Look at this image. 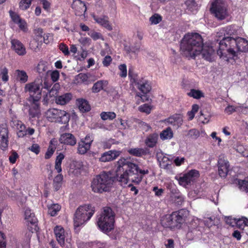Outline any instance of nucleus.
I'll return each mask as SVG.
<instances>
[{
  "label": "nucleus",
  "instance_id": "32",
  "mask_svg": "<svg viewBox=\"0 0 248 248\" xmlns=\"http://www.w3.org/2000/svg\"><path fill=\"white\" fill-rule=\"evenodd\" d=\"M16 80L21 83H25L28 80V76L24 70H16L15 71Z\"/></svg>",
  "mask_w": 248,
  "mask_h": 248
},
{
  "label": "nucleus",
  "instance_id": "48",
  "mask_svg": "<svg viewBox=\"0 0 248 248\" xmlns=\"http://www.w3.org/2000/svg\"><path fill=\"white\" fill-rule=\"evenodd\" d=\"M75 78L78 83H82L87 81L88 77L86 74L81 73L76 76Z\"/></svg>",
  "mask_w": 248,
  "mask_h": 248
},
{
  "label": "nucleus",
  "instance_id": "25",
  "mask_svg": "<svg viewBox=\"0 0 248 248\" xmlns=\"http://www.w3.org/2000/svg\"><path fill=\"white\" fill-rule=\"evenodd\" d=\"M73 95L71 93H65L61 95L56 96L55 103L57 104L64 105L68 103L72 99Z\"/></svg>",
  "mask_w": 248,
  "mask_h": 248
},
{
  "label": "nucleus",
  "instance_id": "42",
  "mask_svg": "<svg viewBox=\"0 0 248 248\" xmlns=\"http://www.w3.org/2000/svg\"><path fill=\"white\" fill-rule=\"evenodd\" d=\"M47 67L43 62H40L36 67L37 72L40 75L43 76L45 73H47Z\"/></svg>",
  "mask_w": 248,
  "mask_h": 248
},
{
  "label": "nucleus",
  "instance_id": "15",
  "mask_svg": "<svg viewBox=\"0 0 248 248\" xmlns=\"http://www.w3.org/2000/svg\"><path fill=\"white\" fill-rule=\"evenodd\" d=\"M92 17L93 20L101 26L105 28L109 31L113 30L111 24L109 21V17L106 15L98 16L93 14Z\"/></svg>",
  "mask_w": 248,
  "mask_h": 248
},
{
  "label": "nucleus",
  "instance_id": "49",
  "mask_svg": "<svg viewBox=\"0 0 248 248\" xmlns=\"http://www.w3.org/2000/svg\"><path fill=\"white\" fill-rule=\"evenodd\" d=\"M9 14L12 21L15 24L17 23L18 21L21 19V17L17 13L11 10L9 11Z\"/></svg>",
  "mask_w": 248,
  "mask_h": 248
},
{
  "label": "nucleus",
  "instance_id": "9",
  "mask_svg": "<svg viewBox=\"0 0 248 248\" xmlns=\"http://www.w3.org/2000/svg\"><path fill=\"white\" fill-rule=\"evenodd\" d=\"M41 86L37 80L25 85L24 92L29 94V101H40L42 96Z\"/></svg>",
  "mask_w": 248,
  "mask_h": 248
},
{
  "label": "nucleus",
  "instance_id": "1",
  "mask_svg": "<svg viewBox=\"0 0 248 248\" xmlns=\"http://www.w3.org/2000/svg\"><path fill=\"white\" fill-rule=\"evenodd\" d=\"M117 164L115 176L113 177L110 172L103 171L93 178L91 184L93 192L101 193L109 191L115 180L120 182L121 185L126 184L128 181L139 184L143 176L149 173L148 170L140 169L137 164L128 159L121 158Z\"/></svg>",
  "mask_w": 248,
  "mask_h": 248
},
{
  "label": "nucleus",
  "instance_id": "17",
  "mask_svg": "<svg viewBox=\"0 0 248 248\" xmlns=\"http://www.w3.org/2000/svg\"><path fill=\"white\" fill-rule=\"evenodd\" d=\"M121 153L120 151L109 150L102 154L99 160L103 162L111 161L119 156Z\"/></svg>",
  "mask_w": 248,
  "mask_h": 248
},
{
  "label": "nucleus",
  "instance_id": "44",
  "mask_svg": "<svg viewBox=\"0 0 248 248\" xmlns=\"http://www.w3.org/2000/svg\"><path fill=\"white\" fill-rule=\"evenodd\" d=\"M33 0H21L19 3V8L20 9L23 11L27 10L31 5Z\"/></svg>",
  "mask_w": 248,
  "mask_h": 248
},
{
  "label": "nucleus",
  "instance_id": "26",
  "mask_svg": "<svg viewBox=\"0 0 248 248\" xmlns=\"http://www.w3.org/2000/svg\"><path fill=\"white\" fill-rule=\"evenodd\" d=\"M165 121L172 125L179 126L182 124L183 119L180 114H175L165 119Z\"/></svg>",
  "mask_w": 248,
  "mask_h": 248
},
{
  "label": "nucleus",
  "instance_id": "38",
  "mask_svg": "<svg viewBox=\"0 0 248 248\" xmlns=\"http://www.w3.org/2000/svg\"><path fill=\"white\" fill-rule=\"evenodd\" d=\"M60 89V85L58 83H55L51 89H49L46 94V97L48 96L49 97L58 96V93Z\"/></svg>",
  "mask_w": 248,
  "mask_h": 248
},
{
  "label": "nucleus",
  "instance_id": "8",
  "mask_svg": "<svg viewBox=\"0 0 248 248\" xmlns=\"http://www.w3.org/2000/svg\"><path fill=\"white\" fill-rule=\"evenodd\" d=\"M48 121L60 124H67L70 120V114L66 111L57 108H50L46 112Z\"/></svg>",
  "mask_w": 248,
  "mask_h": 248
},
{
  "label": "nucleus",
  "instance_id": "23",
  "mask_svg": "<svg viewBox=\"0 0 248 248\" xmlns=\"http://www.w3.org/2000/svg\"><path fill=\"white\" fill-rule=\"evenodd\" d=\"M13 124L17 130V136L18 138H23L26 136L25 125L22 121L18 120H14L12 121Z\"/></svg>",
  "mask_w": 248,
  "mask_h": 248
},
{
  "label": "nucleus",
  "instance_id": "21",
  "mask_svg": "<svg viewBox=\"0 0 248 248\" xmlns=\"http://www.w3.org/2000/svg\"><path fill=\"white\" fill-rule=\"evenodd\" d=\"M235 40L236 45L234 46L235 57L236 56V52L238 51L246 52L248 51V41L247 40L241 37L236 38Z\"/></svg>",
  "mask_w": 248,
  "mask_h": 248
},
{
  "label": "nucleus",
  "instance_id": "43",
  "mask_svg": "<svg viewBox=\"0 0 248 248\" xmlns=\"http://www.w3.org/2000/svg\"><path fill=\"white\" fill-rule=\"evenodd\" d=\"M160 167L164 169H170L171 166V161L170 160L169 157L164 156L160 163Z\"/></svg>",
  "mask_w": 248,
  "mask_h": 248
},
{
  "label": "nucleus",
  "instance_id": "7",
  "mask_svg": "<svg viewBox=\"0 0 248 248\" xmlns=\"http://www.w3.org/2000/svg\"><path fill=\"white\" fill-rule=\"evenodd\" d=\"M95 213V208L90 204L79 206L76 210L74 218V227H79L88 221Z\"/></svg>",
  "mask_w": 248,
  "mask_h": 248
},
{
  "label": "nucleus",
  "instance_id": "30",
  "mask_svg": "<svg viewBox=\"0 0 248 248\" xmlns=\"http://www.w3.org/2000/svg\"><path fill=\"white\" fill-rule=\"evenodd\" d=\"M77 102L78 108L80 111L82 112H86L91 110V106L87 100L83 98H79L77 99Z\"/></svg>",
  "mask_w": 248,
  "mask_h": 248
},
{
  "label": "nucleus",
  "instance_id": "54",
  "mask_svg": "<svg viewBox=\"0 0 248 248\" xmlns=\"http://www.w3.org/2000/svg\"><path fill=\"white\" fill-rule=\"evenodd\" d=\"M18 157L19 155L15 151L12 150L9 157V160L11 163L15 164Z\"/></svg>",
  "mask_w": 248,
  "mask_h": 248
},
{
  "label": "nucleus",
  "instance_id": "16",
  "mask_svg": "<svg viewBox=\"0 0 248 248\" xmlns=\"http://www.w3.org/2000/svg\"><path fill=\"white\" fill-rule=\"evenodd\" d=\"M71 7L75 10V15L77 16H82L87 11L85 3L81 0H73Z\"/></svg>",
  "mask_w": 248,
  "mask_h": 248
},
{
  "label": "nucleus",
  "instance_id": "6",
  "mask_svg": "<svg viewBox=\"0 0 248 248\" xmlns=\"http://www.w3.org/2000/svg\"><path fill=\"white\" fill-rule=\"evenodd\" d=\"M115 214L109 207H105L97 219V225L100 231L105 233L114 228Z\"/></svg>",
  "mask_w": 248,
  "mask_h": 248
},
{
  "label": "nucleus",
  "instance_id": "12",
  "mask_svg": "<svg viewBox=\"0 0 248 248\" xmlns=\"http://www.w3.org/2000/svg\"><path fill=\"white\" fill-rule=\"evenodd\" d=\"M9 130L6 124H0V148L3 150H7L9 145Z\"/></svg>",
  "mask_w": 248,
  "mask_h": 248
},
{
  "label": "nucleus",
  "instance_id": "51",
  "mask_svg": "<svg viewBox=\"0 0 248 248\" xmlns=\"http://www.w3.org/2000/svg\"><path fill=\"white\" fill-rule=\"evenodd\" d=\"M38 81V82L41 84V90L42 91V89H46L47 91L50 89V88L51 87L52 85V83L51 82H49L46 79H45L44 81L42 79H38L37 80Z\"/></svg>",
  "mask_w": 248,
  "mask_h": 248
},
{
  "label": "nucleus",
  "instance_id": "41",
  "mask_svg": "<svg viewBox=\"0 0 248 248\" xmlns=\"http://www.w3.org/2000/svg\"><path fill=\"white\" fill-rule=\"evenodd\" d=\"M100 116L103 120H112L116 118V115L114 112H102Z\"/></svg>",
  "mask_w": 248,
  "mask_h": 248
},
{
  "label": "nucleus",
  "instance_id": "10",
  "mask_svg": "<svg viewBox=\"0 0 248 248\" xmlns=\"http://www.w3.org/2000/svg\"><path fill=\"white\" fill-rule=\"evenodd\" d=\"M211 11L218 19H225L228 16L226 0H215L212 3Z\"/></svg>",
  "mask_w": 248,
  "mask_h": 248
},
{
  "label": "nucleus",
  "instance_id": "22",
  "mask_svg": "<svg viewBox=\"0 0 248 248\" xmlns=\"http://www.w3.org/2000/svg\"><path fill=\"white\" fill-rule=\"evenodd\" d=\"M59 141L62 144L74 146L76 144L77 140L73 134L65 133L61 135Z\"/></svg>",
  "mask_w": 248,
  "mask_h": 248
},
{
  "label": "nucleus",
  "instance_id": "47",
  "mask_svg": "<svg viewBox=\"0 0 248 248\" xmlns=\"http://www.w3.org/2000/svg\"><path fill=\"white\" fill-rule=\"evenodd\" d=\"M152 109V106L148 104H144L139 107V110L140 111L145 113L147 114L151 113Z\"/></svg>",
  "mask_w": 248,
  "mask_h": 248
},
{
  "label": "nucleus",
  "instance_id": "11",
  "mask_svg": "<svg viewBox=\"0 0 248 248\" xmlns=\"http://www.w3.org/2000/svg\"><path fill=\"white\" fill-rule=\"evenodd\" d=\"M200 175L198 170L193 169L183 174L181 176H176L175 179L178 180L180 185L186 187L196 182Z\"/></svg>",
  "mask_w": 248,
  "mask_h": 248
},
{
  "label": "nucleus",
  "instance_id": "46",
  "mask_svg": "<svg viewBox=\"0 0 248 248\" xmlns=\"http://www.w3.org/2000/svg\"><path fill=\"white\" fill-rule=\"evenodd\" d=\"M188 96L195 99H200L202 97V91L195 89H191L189 93H187Z\"/></svg>",
  "mask_w": 248,
  "mask_h": 248
},
{
  "label": "nucleus",
  "instance_id": "5",
  "mask_svg": "<svg viewBox=\"0 0 248 248\" xmlns=\"http://www.w3.org/2000/svg\"><path fill=\"white\" fill-rule=\"evenodd\" d=\"M128 77L130 81L135 83L138 89L140 92L137 93L135 96L137 102L140 100L142 102L148 101L150 97L148 93L152 89L150 81L144 78H138L137 75L134 74L130 69L128 70Z\"/></svg>",
  "mask_w": 248,
  "mask_h": 248
},
{
  "label": "nucleus",
  "instance_id": "55",
  "mask_svg": "<svg viewBox=\"0 0 248 248\" xmlns=\"http://www.w3.org/2000/svg\"><path fill=\"white\" fill-rule=\"evenodd\" d=\"M42 5L43 8L46 12L50 10L51 3L47 0H39Z\"/></svg>",
  "mask_w": 248,
  "mask_h": 248
},
{
  "label": "nucleus",
  "instance_id": "60",
  "mask_svg": "<svg viewBox=\"0 0 248 248\" xmlns=\"http://www.w3.org/2000/svg\"><path fill=\"white\" fill-rule=\"evenodd\" d=\"M29 149L36 155L39 154L40 152V147L38 144H33Z\"/></svg>",
  "mask_w": 248,
  "mask_h": 248
},
{
  "label": "nucleus",
  "instance_id": "61",
  "mask_svg": "<svg viewBox=\"0 0 248 248\" xmlns=\"http://www.w3.org/2000/svg\"><path fill=\"white\" fill-rule=\"evenodd\" d=\"M88 34L93 40H97L102 37V35L100 33L95 31L91 32Z\"/></svg>",
  "mask_w": 248,
  "mask_h": 248
},
{
  "label": "nucleus",
  "instance_id": "58",
  "mask_svg": "<svg viewBox=\"0 0 248 248\" xmlns=\"http://www.w3.org/2000/svg\"><path fill=\"white\" fill-rule=\"evenodd\" d=\"M112 61V59L111 57L109 55H107L105 57L102 61L103 66L105 67H108L111 64Z\"/></svg>",
  "mask_w": 248,
  "mask_h": 248
},
{
  "label": "nucleus",
  "instance_id": "27",
  "mask_svg": "<svg viewBox=\"0 0 248 248\" xmlns=\"http://www.w3.org/2000/svg\"><path fill=\"white\" fill-rule=\"evenodd\" d=\"M31 103V106L29 110V113L30 116L34 118L40 113V104L39 102L29 101Z\"/></svg>",
  "mask_w": 248,
  "mask_h": 248
},
{
  "label": "nucleus",
  "instance_id": "39",
  "mask_svg": "<svg viewBox=\"0 0 248 248\" xmlns=\"http://www.w3.org/2000/svg\"><path fill=\"white\" fill-rule=\"evenodd\" d=\"M62 180L63 175L62 174H59L54 177L53 186L55 191H58L61 188Z\"/></svg>",
  "mask_w": 248,
  "mask_h": 248
},
{
  "label": "nucleus",
  "instance_id": "59",
  "mask_svg": "<svg viewBox=\"0 0 248 248\" xmlns=\"http://www.w3.org/2000/svg\"><path fill=\"white\" fill-rule=\"evenodd\" d=\"M51 79L53 82H56L60 77L59 72L57 70L53 71L50 74Z\"/></svg>",
  "mask_w": 248,
  "mask_h": 248
},
{
  "label": "nucleus",
  "instance_id": "28",
  "mask_svg": "<svg viewBox=\"0 0 248 248\" xmlns=\"http://www.w3.org/2000/svg\"><path fill=\"white\" fill-rule=\"evenodd\" d=\"M204 225L208 228H210L213 226L217 225L220 221L218 217L214 216L204 217L202 220Z\"/></svg>",
  "mask_w": 248,
  "mask_h": 248
},
{
  "label": "nucleus",
  "instance_id": "24",
  "mask_svg": "<svg viewBox=\"0 0 248 248\" xmlns=\"http://www.w3.org/2000/svg\"><path fill=\"white\" fill-rule=\"evenodd\" d=\"M58 145V140L55 138L52 139L49 143L48 147L45 155V158L48 159L51 157L55 151Z\"/></svg>",
  "mask_w": 248,
  "mask_h": 248
},
{
  "label": "nucleus",
  "instance_id": "20",
  "mask_svg": "<svg viewBox=\"0 0 248 248\" xmlns=\"http://www.w3.org/2000/svg\"><path fill=\"white\" fill-rule=\"evenodd\" d=\"M159 135L156 132L148 134L144 140L145 145L149 148L155 147L158 143Z\"/></svg>",
  "mask_w": 248,
  "mask_h": 248
},
{
  "label": "nucleus",
  "instance_id": "29",
  "mask_svg": "<svg viewBox=\"0 0 248 248\" xmlns=\"http://www.w3.org/2000/svg\"><path fill=\"white\" fill-rule=\"evenodd\" d=\"M235 224L248 235V219L247 217H242L241 218L237 219Z\"/></svg>",
  "mask_w": 248,
  "mask_h": 248
},
{
  "label": "nucleus",
  "instance_id": "45",
  "mask_svg": "<svg viewBox=\"0 0 248 248\" xmlns=\"http://www.w3.org/2000/svg\"><path fill=\"white\" fill-rule=\"evenodd\" d=\"M162 20V17L158 14H155L149 18L151 24L156 25L160 23Z\"/></svg>",
  "mask_w": 248,
  "mask_h": 248
},
{
  "label": "nucleus",
  "instance_id": "2",
  "mask_svg": "<svg viewBox=\"0 0 248 248\" xmlns=\"http://www.w3.org/2000/svg\"><path fill=\"white\" fill-rule=\"evenodd\" d=\"M232 33L230 26L223 28L217 33L219 38L222 37L220 40L217 39V42L219 41L217 54L221 59L227 62L235 57L234 46L236 45L235 38L231 36Z\"/></svg>",
  "mask_w": 248,
  "mask_h": 248
},
{
  "label": "nucleus",
  "instance_id": "33",
  "mask_svg": "<svg viewBox=\"0 0 248 248\" xmlns=\"http://www.w3.org/2000/svg\"><path fill=\"white\" fill-rule=\"evenodd\" d=\"M25 219L31 224H35L37 222V219L34 214L31 212L30 209H26L25 211Z\"/></svg>",
  "mask_w": 248,
  "mask_h": 248
},
{
  "label": "nucleus",
  "instance_id": "56",
  "mask_svg": "<svg viewBox=\"0 0 248 248\" xmlns=\"http://www.w3.org/2000/svg\"><path fill=\"white\" fill-rule=\"evenodd\" d=\"M138 124L139 127L144 130L145 132H147L151 129V127L149 124L143 121L139 120Z\"/></svg>",
  "mask_w": 248,
  "mask_h": 248
},
{
  "label": "nucleus",
  "instance_id": "63",
  "mask_svg": "<svg viewBox=\"0 0 248 248\" xmlns=\"http://www.w3.org/2000/svg\"><path fill=\"white\" fill-rule=\"evenodd\" d=\"M236 108L233 106H228L225 109V112L229 115L232 114L236 111Z\"/></svg>",
  "mask_w": 248,
  "mask_h": 248
},
{
  "label": "nucleus",
  "instance_id": "40",
  "mask_svg": "<svg viewBox=\"0 0 248 248\" xmlns=\"http://www.w3.org/2000/svg\"><path fill=\"white\" fill-rule=\"evenodd\" d=\"M61 206L58 204H53L48 207V212L51 216H56L60 210Z\"/></svg>",
  "mask_w": 248,
  "mask_h": 248
},
{
  "label": "nucleus",
  "instance_id": "19",
  "mask_svg": "<svg viewBox=\"0 0 248 248\" xmlns=\"http://www.w3.org/2000/svg\"><path fill=\"white\" fill-rule=\"evenodd\" d=\"M11 48L19 56H24L26 54V49L24 45L18 40L12 39Z\"/></svg>",
  "mask_w": 248,
  "mask_h": 248
},
{
  "label": "nucleus",
  "instance_id": "4",
  "mask_svg": "<svg viewBox=\"0 0 248 248\" xmlns=\"http://www.w3.org/2000/svg\"><path fill=\"white\" fill-rule=\"evenodd\" d=\"M188 215V211L186 209L174 211L163 216L161 218L160 224L164 228L176 231L182 228Z\"/></svg>",
  "mask_w": 248,
  "mask_h": 248
},
{
  "label": "nucleus",
  "instance_id": "36",
  "mask_svg": "<svg viewBox=\"0 0 248 248\" xmlns=\"http://www.w3.org/2000/svg\"><path fill=\"white\" fill-rule=\"evenodd\" d=\"M127 152L130 155L137 157H141L147 154L146 151L143 148H130L128 150Z\"/></svg>",
  "mask_w": 248,
  "mask_h": 248
},
{
  "label": "nucleus",
  "instance_id": "64",
  "mask_svg": "<svg viewBox=\"0 0 248 248\" xmlns=\"http://www.w3.org/2000/svg\"><path fill=\"white\" fill-rule=\"evenodd\" d=\"M43 38L44 42L46 44H48L52 40V35L50 33L45 34L44 35Z\"/></svg>",
  "mask_w": 248,
  "mask_h": 248
},
{
  "label": "nucleus",
  "instance_id": "53",
  "mask_svg": "<svg viewBox=\"0 0 248 248\" xmlns=\"http://www.w3.org/2000/svg\"><path fill=\"white\" fill-rule=\"evenodd\" d=\"M16 24L18 25L19 28L22 31L25 32L27 31V23L25 19L21 18Z\"/></svg>",
  "mask_w": 248,
  "mask_h": 248
},
{
  "label": "nucleus",
  "instance_id": "13",
  "mask_svg": "<svg viewBox=\"0 0 248 248\" xmlns=\"http://www.w3.org/2000/svg\"><path fill=\"white\" fill-rule=\"evenodd\" d=\"M54 232L58 243L62 247L64 246L65 242H68L67 232L61 226H56L54 229Z\"/></svg>",
  "mask_w": 248,
  "mask_h": 248
},
{
  "label": "nucleus",
  "instance_id": "3",
  "mask_svg": "<svg viewBox=\"0 0 248 248\" xmlns=\"http://www.w3.org/2000/svg\"><path fill=\"white\" fill-rule=\"evenodd\" d=\"M181 54L188 59H195L202 53V36L198 33H187L180 43Z\"/></svg>",
  "mask_w": 248,
  "mask_h": 248
},
{
  "label": "nucleus",
  "instance_id": "37",
  "mask_svg": "<svg viewBox=\"0 0 248 248\" xmlns=\"http://www.w3.org/2000/svg\"><path fill=\"white\" fill-rule=\"evenodd\" d=\"M90 145L84 142L83 140H81L78 142V153L81 155H84L90 149Z\"/></svg>",
  "mask_w": 248,
  "mask_h": 248
},
{
  "label": "nucleus",
  "instance_id": "50",
  "mask_svg": "<svg viewBox=\"0 0 248 248\" xmlns=\"http://www.w3.org/2000/svg\"><path fill=\"white\" fill-rule=\"evenodd\" d=\"M8 70L6 67L1 68L0 69V75L1 76V79L4 82H6L9 80Z\"/></svg>",
  "mask_w": 248,
  "mask_h": 248
},
{
  "label": "nucleus",
  "instance_id": "14",
  "mask_svg": "<svg viewBox=\"0 0 248 248\" xmlns=\"http://www.w3.org/2000/svg\"><path fill=\"white\" fill-rule=\"evenodd\" d=\"M217 165L218 174L221 177L225 178L228 174L230 165L229 162L224 158L223 155L219 156Z\"/></svg>",
  "mask_w": 248,
  "mask_h": 248
},
{
  "label": "nucleus",
  "instance_id": "31",
  "mask_svg": "<svg viewBox=\"0 0 248 248\" xmlns=\"http://www.w3.org/2000/svg\"><path fill=\"white\" fill-rule=\"evenodd\" d=\"M234 183L237 184L239 189L246 193H248V177H246L244 180L236 179Z\"/></svg>",
  "mask_w": 248,
  "mask_h": 248
},
{
  "label": "nucleus",
  "instance_id": "57",
  "mask_svg": "<svg viewBox=\"0 0 248 248\" xmlns=\"http://www.w3.org/2000/svg\"><path fill=\"white\" fill-rule=\"evenodd\" d=\"M59 49L65 56H68L70 54L68 46L64 43H61L59 46Z\"/></svg>",
  "mask_w": 248,
  "mask_h": 248
},
{
  "label": "nucleus",
  "instance_id": "62",
  "mask_svg": "<svg viewBox=\"0 0 248 248\" xmlns=\"http://www.w3.org/2000/svg\"><path fill=\"white\" fill-rule=\"evenodd\" d=\"M113 140L112 139H110L108 140L104 141L102 142V146L104 149H110L111 147L113 142H112Z\"/></svg>",
  "mask_w": 248,
  "mask_h": 248
},
{
  "label": "nucleus",
  "instance_id": "34",
  "mask_svg": "<svg viewBox=\"0 0 248 248\" xmlns=\"http://www.w3.org/2000/svg\"><path fill=\"white\" fill-rule=\"evenodd\" d=\"M160 138L162 140H170L173 136V133L170 127H168L160 133Z\"/></svg>",
  "mask_w": 248,
  "mask_h": 248
},
{
  "label": "nucleus",
  "instance_id": "18",
  "mask_svg": "<svg viewBox=\"0 0 248 248\" xmlns=\"http://www.w3.org/2000/svg\"><path fill=\"white\" fill-rule=\"evenodd\" d=\"M215 51L211 46L204 45L202 43V58L211 62L215 60Z\"/></svg>",
  "mask_w": 248,
  "mask_h": 248
},
{
  "label": "nucleus",
  "instance_id": "52",
  "mask_svg": "<svg viewBox=\"0 0 248 248\" xmlns=\"http://www.w3.org/2000/svg\"><path fill=\"white\" fill-rule=\"evenodd\" d=\"M119 70L120 73L119 74V76L121 78H124L127 76V67L125 64H121L119 67Z\"/></svg>",
  "mask_w": 248,
  "mask_h": 248
},
{
  "label": "nucleus",
  "instance_id": "35",
  "mask_svg": "<svg viewBox=\"0 0 248 248\" xmlns=\"http://www.w3.org/2000/svg\"><path fill=\"white\" fill-rule=\"evenodd\" d=\"M108 81L104 80L97 81L94 83L92 87V92L94 93H97L102 90H103V87L108 84Z\"/></svg>",
  "mask_w": 248,
  "mask_h": 248
}]
</instances>
